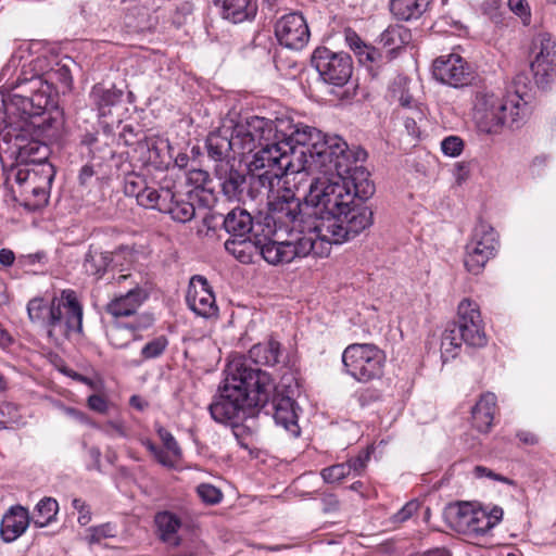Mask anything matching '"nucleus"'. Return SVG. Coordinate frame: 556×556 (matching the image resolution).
<instances>
[{"instance_id":"obj_1","label":"nucleus","mask_w":556,"mask_h":556,"mask_svg":"<svg viewBox=\"0 0 556 556\" xmlns=\"http://www.w3.org/2000/svg\"><path fill=\"white\" fill-rule=\"evenodd\" d=\"M290 153L303 152L301 168L288 170V177L312 175L308 192L304 197L306 208L314 214V226L327 217L342 214L355 201L365 202L375 193L369 172L358 162L367 153L359 147L350 148L337 135L323 134L315 127L299 123L293 131Z\"/></svg>"},{"instance_id":"obj_2","label":"nucleus","mask_w":556,"mask_h":556,"mask_svg":"<svg viewBox=\"0 0 556 556\" xmlns=\"http://www.w3.org/2000/svg\"><path fill=\"white\" fill-rule=\"evenodd\" d=\"M291 143V140L278 146L265 143V148L252 155L248 170L236 168L230 162L217 164L214 172L223 194L229 201L245 203L271 192L282 180L285 185L290 184L288 170L301 168L299 157L303 155V152L290 153Z\"/></svg>"},{"instance_id":"obj_3","label":"nucleus","mask_w":556,"mask_h":556,"mask_svg":"<svg viewBox=\"0 0 556 556\" xmlns=\"http://www.w3.org/2000/svg\"><path fill=\"white\" fill-rule=\"evenodd\" d=\"M532 84L527 74H517L502 94L479 87L472 96V121L479 132L498 136L505 129L517 130L529 118L532 108Z\"/></svg>"},{"instance_id":"obj_4","label":"nucleus","mask_w":556,"mask_h":556,"mask_svg":"<svg viewBox=\"0 0 556 556\" xmlns=\"http://www.w3.org/2000/svg\"><path fill=\"white\" fill-rule=\"evenodd\" d=\"M226 372L224 386L208 406L215 421L235 425L245 414L247 407L267 406L274 390L269 374L242 359L231 361Z\"/></svg>"},{"instance_id":"obj_5","label":"nucleus","mask_w":556,"mask_h":556,"mask_svg":"<svg viewBox=\"0 0 556 556\" xmlns=\"http://www.w3.org/2000/svg\"><path fill=\"white\" fill-rule=\"evenodd\" d=\"M298 124L289 118H277L275 121L252 116L244 124H237L233 128L223 127L208 134L206 138L207 155L217 164L229 162L227 159L230 152L245 155L254 154L265 143L276 146L292 141L293 131Z\"/></svg>"},{"instance_id":"obj_6","label":"nucleus","mask_w":556,"mask_h":556,"mask_svg":"<svg viewBox=\"0 0 556 556\" xmlns=\"http://www.w3.org/2000/svg\"><path fill=\"white\" fill-rule=\"evenodd\" d=\"M56 68L51 67L37 74V153L39 143L48 146L58 141L63 131L64 116L59 106L58 90L53 86V79L59 80L64 86H70L72 76L66 65H60L55 62Z\"/></svg>"},{"instance_id":"obj_7","label":"nucleus","mask_w":556,"mask_h":556,"mask_svg":"<svg viewBox=\"0 0 556 556\" xmlns=\"http://www.w3.org/2000/svg\"><path fill=\"white\" fill-rule=\"evenodd\" d=\"M258 253L268 264L277 266L308 255L326 257L327 247L319 242L314 226L296 232L266 228L258 238Z\"/></svg>"},{"instance_id":"obj_8","label":"nucleus","mask_w":556,"mask_h":556,"mask_svg":"<svg viewBox=\"0 0 556 556\" xmlns=\"http://www.w3.org/2000/svg\"><path fill=\"white\" fill-rule=\"evenodd\" d=\"M37 319L47 339L59 344L71 332L83 331V306L73 290H63L46 298H37Z\"/></svg>"},{"instance_id":"obj_9","label":"nucleus","mask_w":556,"mask_h":556,"mask_svg":"<svg viewBox=\"0 0 556 556\" xmlns=\"http://www.w3.org/2000/svg\"><path fill=\"white\" fill-rule=\"evenodd\" d=\"M486 342L488 338L479 305L469 299H464L458 304L457 320L448 326L442 334V357L454 358L463 343L468 346L482 348Z\"/></svg>"},{"instance_id":"obj_10","label":"nucleus","mask_w":556,"mask_h":556,"mask_svg":"<svg viewBox=\"0 0 556 556\" xmlns=\"http://www.w3.org/2000/svg\"><path fill=\"white\" fill-rule=\"evenodd\" d=\"M371 224L372 212L365 202L355 201L342 214L316 223L314 229L319 242L326 244L328 256L332 244H341L356 237Z\"/></svg>"},{"instance_id":"obj_11","label":"nucleus","mask_w":556,"mask_h":556,"mask_svg":"<svg viewBox=\"0 0 556 556\" xmlns=\"http://www.w3.org/2000/svg\"><path fill=\"white\" fill-rule=\"evenodd\" d=\"M266 194L269 200V214L265 217L267 229L296 232L303 216L314 217L312 210L306 208L305 203L303 204L290 188L280 189V185H276L274 190Z\"/></svg>"},{"instance_id":"obj_12","label":"nucleus","mask_w":556,"mask_h":556,"mask_svg":"<svg viewBox=\"0 0 556 556\" xmlns=\"http://www.w3.org/2000/svg\"><path fill=\"white\" fill-rule=\"evenodd\" d=\"M12 105L20 111V118L23 122L18 134L15 136L14 146L17 150V172L15 180L18 185L25 184L30 175L35 164V126L33 124L34 102L31 97L13 94L11 98Z\"/></svg>"},{"instance_id":"obj_13","label":"nucleus","mask_w":556,"mask_h":556,"mask_svg":"<svg viewBox=\"0 0 556 556\" xmlns=\"http://www.w3.org/2000/svg\"><path fill=\"white\" fill-rule=\"evenodd\" d=\"M343 371L361 383L380 379L383 375L386 355L377 345L353 343L342 353Z\"/></svg>"},{"instance_id":"obj_14","label":"nucleus","mask_w":556,"mask_h":556,"mask_svg":"<svg viewBox=\"0 0 556 556\" xmlns=\"http://www.w3.org/2000/svg\"><path fill=\"white\" fill-rule=\"evenodd\" d=\"M311 64L323 81L337 87L344 86L353 73V61L350 54L332 51L327 47H318L314 50Z\"/></svg>"},{"instance_id":"obj_15","label":"nucleus","mask_w":556,"mask_h":556,"mask_svg":"<svg viewBox=\"0 0 556 556\" xmlns=\"http://www.w3.org/2000/svg\"><path fill=\"white\" fill-rule=\"evenodd\" d=\"M141 201L149 208H154L161 213L169 214L178 223H187L194 217V205L188 201L185 194H179L173 190L170 185L159 187V191H146L141 195Z\"/></svg>"},{"instance_id":"obj_16","label":"nucleus","mask_w":556,"mask_h":556,"mask_svg":"<svg viewBox=\"0 0 556 556\" xmlns=\"http://www.w3.org/2000/svg\"><path fill=\"white\" fill-rule=\"evenodd\" d=\"M497 235L492 226L480 222L466 245L465 266L473 275L482 271L488 261L495 255Z\"/></svg>"},{"instance_id":"obj_17","label":"nucleus","mask_w":556,"mask_h":556,"mask_svg":"<svg viewBox=\"0 0 556 556\" xmlns=\"http://www.w3.org/2000/svg\"><path fill=\"white\" fill-rule=\"evenodd\" d=\"M532 50L535 56L530 64L531 72L538 87L545 88L554 77L556 39L548 33H540L532 40Z\"/></svg>"},{"instance_id":"obj_18","label":"nucleus","mask_w":556,"mask_h":556,"mask_svg":"<svg viewBox=\"0 0 556 556\" xmlns=\"http://www.w3.org/2000/svg\"><path fill=\"white\" fill-rule=\"evenodd\" d=\"M275 36L281 46L290 50H301L307 45L311 33L304 16L299 12H291L277 20Z\"/></svg>"},{"instance_id":"obj_19","label":"nucleus","mask_w":556,"mask_h":556,"mask_svg":"<svg viewBox=\"0 0 556 556\" xmlns=\"http://www.w3.org/2000/svg\"><path fill=\"white\" fill-rule=\"evenodd\" d=\"M433 76L442 84L454 88L467 86L473 79V73L459 54L451 53L437 58L433 62Z\"/></svg>"},{"instance_id":"obj_20","label":"nucleus","mask_w":556,"mask_h":556,"mask_svg":"<svg viewBox=\"0 0 556 556\" xmlns=\"http://www.w3.org/2000/svg\"><path fill=\"white\" fill-rule=\"evenodd\" d=\"M186 302L192 312L203 318L215 317L218 313L214 293L207 280L202 276L192 277Z\"/></svg>"},{"instance_id":"obj_21","label":"nucleus","mask_w":556,"mask_h":556,"mask_svg":"<svg viewBox=\"0 0 556 556\" xmlns=\"http://www.w3.org/2000/svg\"><path fill=\"white\" fill-rule=\"evenodd\" d=\"M264 409L266 414L271 413L275 422L283 427L293 437H298L300 434L294 401L290 396L276 394L274 389L268 404Z\"/></svg>"},{"instance_id":"obj_22","label":"nucleus","mask_w":556,"mask_h":556,"mask_svg":"<svg viewBox=\"0 0 556 556\" xmlns=\"http://www.w3.org/2000/svg\"><path fill=\"white\" fill-rule=\"evenodd\" d=\"M412 40V33L402 25H391L381 35L379 43L386 49L383 62L376 64V71L379 73L382 65L393 60L400 50L405 48Z\"/></svg>"},{"instance_id":"obj_23","label":"nucleus","mask_w":556,"mask_h":556,"mask_svg":"<svg viewBox=\"0 0 556 556\" xmlns=\"http://www.w3.org/2000/svg\"><path fill=\"white\" fill-rule=\"evenodd\" d=\"M344 37L346 45L355 53L358 62L367 68L371 77H377L378 72L375 65L383 62V53L377 48L365 43L351 28L345 29Z\"/></svg>"},{"instance_id":"obj_24","label":"nucleus","mask_w":556,"mask_h":556,"mask_svg":"<svg viewBox=\"0 0 556 556\" xmlns=\"http://www.w3.org/2000/svg\"><path fill=\"white\" fill-rule=\"evenodd\" d=\"M147 296V292L136 283V286L130 288L125 294H121L111 300L106 304L105 311L116 318L134 315Z\"/></svg>"},{"instance_id":"obj_25","label":"nucleus","mask_w":556,"mask_h":556,"mask_svg":"<svg viewBox=\"0 0 556 556\" xmlns=\"http://www.w3.org/2000/svg\"><path fill=\"white\" fill-rule=\"evenodd\" d=\"M223 18L239 24L251 22L257 14V3L255 0H217Z\"/></svg>"},{"instance_id":"obj_26","label":"nucleus","mask_w":556,"mask_h":556,"mask_svg":"<svg viewBox=\"0 0 556 556\" xmlns=\"http://www.w3.org/2000/svg\"><path fill=\"white\" fill-rule=\"evenodd\" d=\"M29 525L28 511L22 506L12 507L2 518L0 533L5 542L16 540Z\"/></svg>"},{"instance_id":"obj_27","label":"nucleus","mask_w":556,"mask_h":556,"mask_svg":"<svg viewBox=\"0 0 556 556\" xmlns=\"http://www.w3.org/2000/svg\"><path fill=\"white\" fill-rule=\"evenodd\" d=\"M495 410L496 395L491 392L482 394L477 404L471 409L473 427L479 432H489L493 425Z\"/></svg>"},{"instance_id":"obj_28","label":"nucleus","mask_w":556,"mask_h":556,"mask_svg":"<svg viewBox=\"0 0 556 556\" xmlns=\"http://www.w3.org/2000/svg\"><path fill=\"white\" fill-rule=\"evenodd\" d=\"M224 228L230 237H247L253 229V218L248 211L236 207L225 216Z\"/></svg>"},{"instance_id":"obj_29","label":"nucleus","mask_w":556,"mask_h":556,"mask_svg":"<svg viewBox=\"0 0 556 556\" xmlns=\"http://www.w3.org/2000/svg\"><path fill=\"white\" fill-rule=\"evenodd\" d=\"M476 511L477 508L472 504L464 502L451 506L447 516L457 532L470 535V527L473 525Z\"/></svg>"},{"instance_id":"obj_30","label":"nucleus","mask_w":556,"mask_h":556,"mask_svg":"<svg viewBox=\"0 0 556 556\" xmlns=\"http://www.w3.org/2000/svg\"><path fill=\"white\" fill-rule=\"evenodd\" d=\"M55 173L53 164L46 156L37 160V208L48 203Z\"/></svg>"},{"instance_id":"obj_31","label":"nucleus","mask_w":556,"mask_h":556,"mask_svg":"<svg viewBox=\"0 0 556 556\" xmlns=\"http://www.w3.org/2000/svg\"><path fill=\"white\" fill-rule=\"evenodd\" d=\"M431 0H390V11L396 20L419 18L428 9Z\"/></svg>"},{"instance_id":"obj_32","label":"nucleus","mask_w":556,"mask_h":556,"mask_svg":"<svg viewBox=\"0 0 556 556\" xmlns=\"http://www.w3.org/2000/svg\"><path fill=\"white\" fill-rule=\"evenodd\" d=\"M122 98L123 91L114 86L104 88L102 85H96L90 92V99L100 116H106L111 109L122 101Z\"/></svg>"},{"instance_id":"obj_33","label":"nucleus","mask_w":556,"mask_h":556,"mask_svg":"<svg viewBox=\"0 0 556 556\" xmlns=\"http://www.w3.org/2000/svg\"><path fill=\"white\" fill-rule=\"evenodd\" d=\"M225 250L242 264L253 261V255L258 253V238L253 241L250 236L230 237L225 241Z\"/></svg>"},{"instance_id":"obj_34","label":"nucleus","mask_w":556,"mask_h":556,"mask_svg":"<svg viewBox=\"0 0 556 556\" xmlns=\"http://www.w3.org/2000/svg\"><path fill=\"white\" fill-rule=\"evenodd\" d=\"M503 508L493 506L491 509L478 507L472 527H470V535H484L503 519Z\"/></svg>"},{"instance_id":"obj_35","label":"nucleus","mask_w":556,"mask_h":556,"mask_svg":"<svg viewBox=\"0 0 556 556\" xmlns=\"http://www.w3.org/2000/svg\"><path fill=\"white\" fill-rule=\"evenodd\" d=\"M281 346L278 341L269 340L264 344H255L249 351L250 359L255 364L274 366L279 363Z\"/></svg>"},{"instance_id":"obj_36","label":"nucleus","mask_w":556,"mask_h":556,"mask_svg":"<svg viewBox=\"0 0 556 556\" xmlns=\"http://www.w3.org/2000/svg\"><path fill=\"white\" fill-rule=\"evenodd\" d=\"M155 523L160 531L162 541L173 545L179 544L177 532L181 527V521L176 515L169 511L159 513L155 516Z\"/></svg>"},{"instance_id":"obj_37","label":"nucleus","mask_w":556,"mask_h":556,"mask_svg":"<svg viewBox=\"0 0 556 556\" xmlns=\"http://www.w3.org/2000/svg\"><path fill=\"white\" fill-rule=\"evenodd\" d=\"M106 337L110 344L116 349L126 348L130 341L138 339L135 328L121 321H114L108 326Z\"/></svg>"},{"instance_id":"obj_38","label":"nucleus","mask_w":556,"mask_h":556,"mask_svg":"<svg viewBox=\"0 0 556 556\" xmlns=\"http://www.w3.org/2000/svg\"><path fill=\"white\" fill-rule=\"evenodd\" d=\"M112 257L109 253L89 251L86 254L84 268L88 275L100 278L106 270Z\"/></svg>"},{"instance_id":"obj_39","label":"nucleus","mask_w":556,"mask_h":556,"mask_svg":"<svg viewBox=\"0 0 556 556\" xmlns=\"http://www.w3.org/2000/svg\"><path fill=\"white\" fill-rule=\"evenodd\" d=\"M31 43H26V47H20L17 52L14 54V60L18 59V66L21 67V74L17 81L26 83L31 81L35 78V60L30 53Z\"/></svg>"},{"instance_id":"obj_40","label":"nucleus","mask_w":556,"mask_h":556,"mask_svg":"<svg viewBox=\"0 0 556 556\" xmlns=\"http://www.w3.org/2000/svg\"><path fill=\"white\" fill-rule=\"evenodd\" d=\"M59 511V503L55 498L43 497L37 503V528L51 523Z\"/></svg>"},{"instance_id":"obj_41","label":"nucleus","mask_w":556,"mask_h":556,"mask_svg":"<svg viewBox=\"0 0 556 556\" xmlns=\"http://www.w3.org/2000/svg\"><path fill=\"white\" fill-rule=\"evenodd\" d=\"M168 339L165 336H159L147 342L141 351L142 361L155 359L161 357L168 346Z\"/></svg>"},{"instance_id":"obj_42","label":"nucleus","mask_w":556,"mask_h":556,"mask_svg":"<svg viewBox=\"0 0 556 556\" xmlns=\"http://www.w3.org/2000/svg\"><path fill=\"white\" fill-rule=\"evenodd\" d=\"M155 430L166 450L164 452L167 453L169 457L179 458L181 456V448L174 435L163 426H156Z\"/></svg>"},{"instance_id":"obj_43","label":"nucleus","mask_w":556,"mask_h":556,"mask_svg":"<svg viewBox=\"0 0 556 556\" xmlns=\"http://www.w3.org/2000/svg\"><path fill=\"white\" fill-rule=\"evenodd\" d=\"M465 148V142L459 136L450 135L441 141V151L450 157L459 156Z\"/></svg>"},{"instance_id":"obj_44","label":"nucleus","mask_w":556,"mask_h":556,"mask_svg":"<svg viewBox=\"0 0 556 556\" xmlns=\"http://www.w3.org/2000/svg\"><path fill=\"white\" fill-rule=\"evenodd\" d=\"M199 497L208 505L218 504L223 498L222 491L213 484L201 483L197 486Z\"/></svg>"},{"instance_id":"obj_45","label":"nucleus","mask_w":556,"mask_h":556,"mask_svg":"<svg viewBox=\"0 0 556 556\" xmlns=\"http://www.w3.org/2000/svg\"><path fill=\"white\" fill-rule=\"evenodd\" d=\"M87 540L90 544L100 543L103 539L115 536V527L111 523H103L88 529Z\"/></svg>"},{"instance_id":"obj_46","label":"nucleus","mask_w":556,"mask_h":556,"mask_svg":"<svg viewBox=\"0 0 556 556\" xmlns=\"http://www.w3.org/2000/svg\"><path fill=\"white\" fill-rule=\"evenodd\" d=\"M148 190L159 191V188L143 186V181L141 179H137V180L127 179L126 180V184H125L126 194L136 197L138 203L144 207H148V205L141 201V195H143V192H146Z\"/></svg>"},{"instance_id":"obj_47","label":"nucleus","mask_w":556,"mask_h":556,"mask_svg":"<svg viewBox=\"0 0 556 556\" xmlns=\"http://www.w3.org/2000/svg\"><path fill=\"white\" fill-rule=\"evenodd\" d=\"M100 430L108 437L115 438H128L129 430L122 420H109L100 427Z\"/></svg>"},{"instance_id":"obj_48","label":"nucleus","mask_w":556,"mask_h":556,"mask_svg":"<svg viewBox=\"0 0 556 556\" xmlns=\"http://www.w3.org/2000/svg\"><path fill=\"white\" fill-rule=\"evenodd\" d=\"M320 475L327 483H334L344 479L350 473L349 467L345 466V463H341L324 468Z\"/></svg>"},{"instance_id":"obj_49","label":"nucleus","mask_w":556,"mask_h":556,"mask_svg":"<svg viewBox=\"0 0 556 556\" xmlns=\"http://www.w3.org/2000/svg\"><path fill=\"white\" fill-rule=\"evenodd\" d=\"M43 357H46L52 365H54L61 371L65 372L67 376L72 377L74 380L83 382L91 388L93 387V382L90 378L83 376L80 374H77L71 369L70 370L63 369L61 366L63 361L58 354L49 352V353L45 354Z\"/></svg>"},{"instance_id":"obj_50","label":"nucleus","mask_w":556,"mask_h":556,"mask_svg":"<svg viewBox=\"0 0 556 556\" xmlns=\"http://www.w3.org/2000/svg\"><path fill=\"white\" fill-rule=\"evenodd\" d=\"M141 444L155 457V459L163 466L172 467L174 459L167 455L163 450L157 447L150 439H141Z\"/></svg>"},{"instance_id":"obj_51","label":"nucleus","mask_w":556,"mask_h":556,"mask_svg":"<svg viewBox=\"0 0 556 556\" xmlns=\"http://www.w3.org/2000/svg\"><path fill=\"white\" fill-rule=\"evenodd\" d=\"M420 504L417 501L407 502L397 513H395L391 520L393 523H403L414 516L419 509Z\"/></svg>"},{"instance_id":"obj_52","label":"nucleus","mask_w":556,"mask_h":556,"mask_svg":"<svg viewBox=\"0 0 556 556\" xmlns=\"http://www.w3.org/2000/svg\"><path fill=\"white\" fill-rule=\"evenodd\" d=\"M369 458L370 453L368 451H363L357 456L350 458L345 462V466L349 467V473L361 475L366 468Z\"/></svg>"},{"instance_id":"obj_53","label":"nucleus","mask_w":556,"mask_h":556,"mask_svg":"<svg viewBox=\"0 0 556 556\" xmlns=\"http://www.w3.org/2000/svg\"><path fill=\"white\" fill-rule=\"evenodd\" d=\"M509 9L518 15L525 25L530 23L531 14L526 0H508Z\"/></svg>"},{"instance_id":"obj_54","label":"nucleus","mask_w":556,"mask_h":556,"mask_svg":"<svg viewBox=\"0 0 556 556\" xmlns=\"http://www.w3.org/2000/svg\"><path fill=\"white\" fill-rule=\"evenodd\" d=\"M72 505L78 513V522L81 526H86L91 520V511L89 506L81 498H74Z\"/></svg>"},{"instance_id":"obj_55","label":"nucleus","mask_w":556,"mask_h":556,"mask_svg":"<svg viewBox=\"0 0 556 556\" xmlns=\"http://www.w3.org/2000/svg\"><path fill=\"white\" fill-rule=\"evenodd\" d=\"M408 84L409 80L407 77L401 75L395 77L389 88L391 99L395 100L396 98H399L401 93L406 91L408 88Z\"/></svg>"},{"instance_id":"obj_56","label":"nucleus","mask_w":556,"mask_h":556,"mask_svg":"<svg viewBox=\"0 0 556 556\" xmlns=\"http://www.w3.org/2000/svg\"><path fill=\"white\" fill-rule=\"evenodd\" d=\"M87 403L90 409L100 414H105L109 409L108 401L99 394L90 395Z\"/></svg>"},{"instance_id":"obj_57","label":"nucleus","mask_w":556,"mask_h":556,"mask_svg":"<svg viewBox=\"0 0 556 556\" xmlns=\"http://www.w3.org/2000/svg\"><path fill=\"white\" fill-rule=\"evenodd\" d=\"M473 471H475V475L478 478L488 477V478H491L493 480L501 481V482H504V483H511V481L508 478L503 477V476H501L498 473H495L491 469H489V468H486L484 466H476Z\"/></svg>"},{"instance_id":"obj_58","label":"nucleus","mask_w":556,"mask_h":556,"mask_svg":"<svg viewBox=\"0 0 556 556\" xmlns=\"http://www.w3.org/2000/svg\"><path fill=\"white\" fill-rule=\"evenodd\" d=\"M189 180L195 184L198 188H204L206 181L208 180V174L202 169L192 170L189 173Z\"/></svg>"},{"instance_id":"obj_59","label":"nucleus","mask_w":556,"mask_h":556,"mask_svg":"<svg viewBox=\"0 0 556 556\" xmlns=\"http://www.w3.org/2000/svg\"><path fill=\"white\" fill-rule=\"evenodd\" d=\"M154 323V318L152 315H142L135 323L128 324L129 327L135 328V333L138 330L147 329L151 327Z\"/></svg>"},{"instance_id":"obj_60","label":"nucleus","mask_w":556,"mask_h":556,"mask_svg":"<svg viewBox=\"0 0 556 556\" xmlns=\"http://www.w3.org/2000/svg\"><path fill=\"white\" fill-rule=\"evenodd\" d=\"M517 438L527 445H535L539 443L538 435L531 431L520 430L517 432Z\"/></svg>"},{"instance_id":"obj_61","label":"nucleus","mask_w":556,"mask_h":556,"mask_svg":"<svg viewBox=\"0 0 556 556\" xmlns=\"http://www.w3.org/2000/svg\"><path fill=\"white\" fill-rule=\"evenodd\" d=\"M404 125L409 135L414 137L420 136V127L416 118L404 116Z\"/></svg>"},{"instance_id":"obj_62","label":"nucleus","mask_w":556,"mask_h":556,"mask_svg":"<svg viewBox=\"0 0 556 556\" xmlns=\"http://www.w3.org/2000/svg\"><path fill=\"white\" fill-rule=\"evenodd\" d=\"M394 101H399V103L401 104V106L405 108V109H412L413 105H415L416 103H418L414 98L413 96L409 93V89L407 88L406 91H404L403 93H401L399 96V98H396Z\"/></svg>"},{"instance_id":"obj_63","label":"nucleus","mask_w":556,"mask_h":556,"mask_svg":"<svg viewBox=\"0 0 556 556\" xmlns=\"http://www.w3.org/2000/svg\"><path fill=\"white\" fill-rule=\"evenodd\" d=\"M456 179L458 182L466 180L469 176V165L465 162L457 163L455 166Z\"/></svg>"},{"instance_id":"obj_64","label":"nucleus","mask_w":556,"mask_h":556,"mask_svg":"<svg viewBox=\"0 0 556 556\" xmlns=\"http://www.w3.org/2000/svg\"><path fill=\"white\" fill-rule=\"evenodd\" d=\"M15 255L13 251L9 249H1L0 250V264L3 266H11L14 263Z\"/></svg>"}]
</instances>
